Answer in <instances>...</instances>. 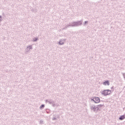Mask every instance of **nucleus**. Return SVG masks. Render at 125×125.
<instances>
[{
    "label": "nucleus",
    "instance_id": "nucleus-4",
    "mask_svg": "<svg viewBox=\"0 0 125 125\" xmlns=\"http://www.w3.org/2000/svg\"><path fill=\"white\" fill-rule=\"evenodd\" d=\"M91 101H93L95 103H99L100 102V98L95 97L93 99H91Z\"/></svg>",
    "mask_w": 125,
    "mask_h": 125
},
{
    "label": "nucleus",
    "instance_id": "nucleus-3",
    "mask_svg": "<svg viewBox=\"0 0 125 125\" xmlns=\"http://www.w3.org/2000/svg\"><path fill=\"white\" fill-rule=\"evenodd\" d=\"M101 93L104 96H107V95H110L111 94V90L109 89L104 90Z\"/></svg>",
    "mask_w": 125,
    "mask_h": 125
},
{
    "label": "nucleus",
    "instance_id": "nucleus-15",
    "mask_svg": "<svg viewBox=\"0 0 125 125\" xmlns=\"http://www.w3.org/2000/svg\"><path fill=\"white\" fill-rule=\"evenodd\" d=\"M42 123H43V121H42V120H41L40 121V124H41V125H42Z\"/></svg>",
    "mask_w": 125,
    "mask_h": 125
},
{
    "label": "nucleus",
    "instance_id": "nucleus-2",
    "mask_svg": "<svg viewBox=\"0 0 125 125\" xmlns=\"http://www.w3.org/2000/svg\"><path fill=\"white\" fill-rule=\"evenodd\" d=\"M104 106V104H98L95 105L94 104H92L90 105V109L94 113H97L98 111H101L102 110V108Z\"/></svg>",
    "mask_w": 125,
    "mask_h": 125
},
{
    "label": "nucleus",
    "instance_id": "nucleus-12",
    "mask_svg": "<svg viewBox=\"0 0 125 125\" xmlns=\"http://www.w3.org/2000/svg\"><path fill=\"white\" fill-rule=\"evenodd\" d=\"M38 40V38H34L33 41V42H37Z\"/></svg>",
    "mask_w": 125,
    "mask_h": 125
},
{
    "label": "nucleus",
    "instance_id": "nucleus-14",
    "mask_svg": "<svg viewBox=\"0 0 125 125\" xmlns=\"http://www.w3.org/2000/svg\"><path fill=\"white\" fill-rule=\"evenodd\" d=\"M56 120H57V118L56 117H53L52 119L53 121H56Z\"/></svg>",
    "mask_w": 125,
    "mask_h": 125
},
{
    "label": "nucleus",
    "instance_id": "nucleus-8",
    "mask_svg": "<svg viewBox=\"0 0 125 125\" xmlns=\"http://www.w3.org/2000/svg\"><path fill=\"white\" fill-rule=\"evenodd\" d=\"M104 85H110V82L109 81H105L103 83Z\"/></svg>",
    "mask_w": 125,
    "mask_h": 125
},
{
    "label": "nucleus",
    "instance_id": "nucleus-1",
    "mask_svg": "<svg viewBox=\"0 0 125 125\" xmlns=\"http://www.w3.org/2000/svg\"><path fill=\"white\" fill-rule=\"evenodd\" d=\"M82 24L83 20H81V21H73L66 25L65 27L62 28V30H67V28H69V27H78V26H80V25H82Z\"/></svg>",
    "mask_w": 125,
    "mask_h": 125
},
{
    "label": "nucleus",
    "instance_id": "nucleus-6",
    "mask_svg": "<svg viewBox=\"0 0 125 125\" xmlns=\"http://www.w3.org/2000/svg\"><path fill=\"white\" fill-rule=\"evenodd\" d=\"M65 41H66V39H61L59 42V44H60V45H63V44H64V43H65Z\"/></svg>",
    "mask_w": 125,
    "mask_h": 125
},
{
    "label": "nucleus",
    "instance_id": "nucleus-17",
    "mask_svg": "<svg viewBox=\"0 0 125 125\" xmlns=\"http://www.w3.org/2000/svg\"><path fill=\"white\" fill-rule=\"evenodd\" d=\"M114 88V86H112V87L111 88V89H113Z\"/></svg>",
    "mask_w": 125,
    "mask_h": 125
},
{
    "label": "nucleus",
    "instance_id": "nucleus-9",
    "mask_svg": "<svg viewBox=\"0 0 125 125\" xmlns=\"http://www.w3.org/2000/svg\"><path fill=\"white\" fill-rule=\"evenodd\" d=\"M119 119L120 121H123V120H125V115H124L121 116L119 117Z\"/></svg>",
    "mask_w": 125,
    "mask_h": 125
},
{
    "label": "nucleus",
    "instance_id": "nucleus-13",
    "mask_svg": "<svg viewBox=\"0 0 125 125\" xmlns=\"http://www.w3.org/2000/svg\"><path fill=\"white\" fill-rule=\"evenodd\" d=\"M2 21V16H0V22H1Z\"/></svg>",
    "mask_w": 125,
    "mask_h": 125
},
{
    "label": "nucleus",
    "instance_id": "nucleus-10",
    "mask_svg": "<svg viewBox=\"0 0 125 125\" xmlns=\"http://www.w3.org/2000/svg\"><path fill=\"white\" fill-rule=\"evenodd\" d=\"M43 108H44V104H42L40 107V109L41 110H42V109H43Z\"/></svg>",
    "mask_w": 125,
    "mask_h": 125
},
{
    "label": "nucleus",
    "instance_id": "nucleus-11",
    "mask_svg": "<svg viewBox=\"0 0 125 125\" xmlns=\"http://www.w3.org/2000/svg\"><path fill=\"white\" fill-rule=\"evenodd\" d=\"M87 23H88V21H85L83 23L84 26H85V25H86V24H87Z\"/></svg>",
    "mask_w": 125,
    "mask_h": 125
},
{
    "label": "nucleus",
    "instance_id": "nucleus-7",
    "mask_svg": "<svg viewBox=\"0 0 125 125\" xmlns=\"http://www.w3.org/2000/svg\"><path fill=\"white\" fill-rule=\"evenodd\" d=\"M31 49H33V47L32 46V45L27 46V47L25 49V51L26 52H29Z\"/></svg>",
    "mask_w": 125,
    "mask_h": 125
},
{
    "label": "nucleus",
    "instance_id": "nucleus-5",
    "mask_svg": "<svg viewBox=\"0 0 125 125\" xmlns=\"http://www.w3.org/2000/svg\"><path fill=\"white\" fill-rule=\"evenodd\" d=\"M45 101L46 103H47L48 102V103H49V104H50L51 105L53 104V103H55V102L54 101H53L52 99L46 100H45Z\"/></svg>",
    "mask_w": 125,
    "mask_h": 125
},
{
    "label": "nucleus",
    "instance_id": "nucleus-16",
    "mask_svg": "<svg viewBox=\"0 0 125 125\" xmlns=\"http://www.w3.org/2000/svg\"><path fill=\"white\" fill-rule=\"evenodd\" d=\"M52 105L53 107H55V103H53Z\"/></svg>",
    "mask_w": 125,
    "mask_h": 125
}]
</instances>
